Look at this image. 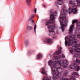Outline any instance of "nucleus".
I'll return each instance as SVG.
<instances>
[{
    "mask_svg": "<svg viewBox=\"0 0 80 80\" xmlns=\"http://www.w3.org/2000/svg\"><path fill=\"white\" fill-rule=\"evenodd\" d=\"M53 66V67H52V73L53 75H56L57 77H59V73H58L57 74H56V72H55V66H56L57 64H59L60 65V60L59 61H55L54 62Z\"/></svg>",
    "mask_w": 80,
    "mask_h": 80,
    "instance_id": "obj_2",
    "label": "nucleus"
},
{
    "mask_svg": "<svg viewBox=\"0 0 80 80\" xmlns=\"http://www.w3.org/2000/svg\"><path fill=\"white\" fill-rule=\"evenodd\" d=\"M62 48L60 47V49L62 50Z\"/></svg>",
    "mask_w": 80,
    "mask_h": 80,
    "instance_id": "obj_50",
    "label": "nucleus"
},
{
    "mask_svg": "<svg viewBox=\"0 0 80 80\" xmlns=\"http://www.w3.org/2000/svg\"><path fill=\"white\" fill-rule=\"evenodd\" d=\"M72 39H70L69 40V41H68V43H71V42H72Z\"/></svg>",
    "mask_w": 80,
    "mask_h": 80,
    "instance_id": "obj_38",
    "label": "nucleus"
},
{
    "mask_svg": "<svg viewBox=\"0 0 80 80\" xmlns=\"http://www.w3.org/2000/svg\"><path fill=\"white\" fill-rule=\"evenodd\" d=\"M69 38L71 39H72V42L74 40H76V39H75V35H72L70 36L69 37Z\"/></svg>",
    "mask_w": 80,
    "mask_h": 80,
    "instance_id": "obj_15",
    "label": "nucleus"
},
{
    "mask_svg": "<svg viewBox=\"0 0 80 80\" xmlns=\"http://www.w3.org/2000/svg\"><path fill=\"white\" fill-rule=\"evenodd\" d=\"M44 80H50V79L48 78L47 77H45L43 78Z\"/></svg>",
    "mask_w": 80,
    "mask_h": 80,
    "instance_id": "obj_32",
    "label": "nucleus"
},
{
    "mask_svg": "<svg viewBox=\"0 0 80 80\" xmlns=\"http://www.w3.org/2000/svg\"><path fill=\"white\" fill-rule=\"evenodd\" d=\"M70 52L71 53H72V52H73V49H72L70 51Z\"/></svg>",
    "mask_w": 80,
    "mask_h": 80,
    "instance_id": "obj_41",
    "label": "nucleus"
},
{
    "mask_svg": "<svg viewBox=\"0 0 80 80\" xmlns=\"http://www.w3.org/2000/svg\"><path fill=\"white\" fill-rule=\"evenodd\" d=\"M48 29H49V32L50 33V34L49 35H52L53 33H54V29L55 28L54 26L52 25H49L48 26Z\"/></svg>",
    "mask_w": 80,
    "mask_h": 80,
    "instance_id": "obj_3",
    "label": "nucleus"
},
{
    "mask_svg": "<svg viewBox=\"0 0 80 80\" xmlns=\"http://www.w3.org/2000/svg\"><path fill=\"white\" fill-rule=\"evenodd\" d=\"M79 56L80 57V54H79Z\"/></svg>",
    "mask_w": 80,
    "mask_h": 80,
    "instance_id": "obj_53",
    "label": "nucleus"
},
{
    "mask_svg": "<svg viewBox=\"0 0 80 80\" xmlns=\"http://www.w3.org/2000/svg\"><path fill=\"white\" fill-rule=\"evenodd\" d=\"M78 22V20H73L72 21V23L74 24V23H77Z\"/></svg>",
    "mask_w": 80,
    "mask_h": 80,
    "instance_id": "obj_27",
    "label": "nucleus"
},
{
    "mask_svg": "<svg viewBox=\"0 0 80 80\" xmlns=\"http://www.w3.org/2000/svg\"><path fill=\"white\" fill-rule=\"evenodd\" d=\"M53 79H56L57 78V77H53Z\"/></svg>",
    "mask_w": 80,
    "mask_h": 80,
    "instance_id": "obj_47",
    "label": "nucleus"
},
{
    "mask_svg": "<svg viewBox=\"0 0 80 80\" xmlns=\"http://www.w3.org/2000/svg\"><path fill=\"white\" fill-rule=\"evenodd\" d=\"M76 52L77 53H80V48H78L76 50Z\"/></svg>",
    "mask_w": 80,
    "mask_h": 80,
    "instance_id": "obj_28",
    "label": "nucleus"
},
{
    "mask_svg": "<svg viewBox=\"0 0 80 80\" xmlns=\"http://www.w3.org/2000/svg\"><path fill=\"white\" fill-rule=\"evenodd\" d=\"M72 31H73V29H72L71 28H70L69 29V32L70 33L72 32Z\"/></svg>",
    "mask_w": 80,
    "mask_h": 80,
    "instance_id": "obj_34",
    "label": "nucleus"
},
{
    "mask_svg": "<svg viewBox=\"0 0 80 80\" xmlns=\"http://www.w3.org/2000/svg\"><path fill=\"white\" fill-rule=\"evenodd\" d=\"M57 72H58V73L59 72L58 71H57Z\"/></svg>",
    "mask_w": 80,
    "mask_h": 80,
    "instance_id": "obj_55",
    "label": "nucleus"
},
{
    "mask_svg": "<svg viewBox=\"0 0 80 80\" xmlns=\"http://www.w3.org/2000/svg\"><path fill=\"white\" fill-rule=\"evenodd\" d=\"M60 17V25H61V28L62 30V32H64L65 30V27H66V25L64 24L63 23H66L67 22V19L66 18V15L65 14H62L61 15Z\"/></svg>",
    "mask_w": 80,
    "mask_h": 80,
    "instance_id": "obj_1",
    "label": "nucleus"
},
{
    "mask_svg": "<svg viewBox=\"0 0 80 80\" xmlns=\"http://www.w3.org/2000/svg\"><path fill=\"white\" fill-rule=\"evenodd\" d=\"M26 2H27V5L29 7H30V3H31V0H26Z\"/></svg>",
    "mask_w": 80,
    "mask_h": 80,
    "instance_id": "obj_18",
    "label": "nucleus"
},
{
    "mask_svg": "<svg viewBox=\"0 0 80 80\" xmlns=\"http://www.w3.org/2000/svg\"><path fill=\"white\" fill-rule=\"evenodd\" d=\"M43 7H45V6H43Z\"/></svg>",
    "mask_w": 80,
    "mask_h": 80,
    "instance_id": "obj_54",
    "label": "nucleus"
},
{
    "mask_svg": "<svg viewBox=\"0 0 80 80\" xmlns=\"http://www.w3.org/2000/svg\"><path fill=\"white\" fill-rule=\"evenodd\" d=\"M54 16H56V15H54L53 14H51L50 16V20L52 22L55 19Z\"/></svg>",
    "mask_w": 80,
    "mask_h": 80,
    "instance_id": "obj_9",
    "label": "nucleus"
},
{
    "mask_svg": "<svg viewBox=\"0 0 80 80\" xmlns=\"http://www.w3.org/2000/svg\"><path fill=\"white\" fill-rule=\"evenodd\" d=\"M52 63H53V61H52V60H50L48 62V64L50 66H51V65H52V64H51Z\"/></svg>",
    "mask_w": 80,
    "mask_h": 80,
    "instance_id": "obj_25",
    "label": "nucleus"
},
{
    "mask_svg": "<svg viewBox=\"0 0 80 80\" xmlns=\"http://www.w3.org/2000/svg\"><path fill=\"white\" fill-rule=\"evenodd\" d=\"M68 71H65V72L64 73L63 76H66V75L68 74Z\"/></svg>",
    "mask_w": 80,
    "mask_h": 80,
    "instance_id": "obj_24",
    "label": "nucleus"
},
{
    "mask_svg": "<svg viewBox=\"0 0 80 80\" xmlns=\"http://www.w3.org/2000/svg\"><path fill=\"white\" fill-rule=\"evenodd\" d=\"M62 57H63V58H65V55L64 54H62Z\"/></svg>",
    "mask_w": 80,
    "mask_h": 80,
    "instance_id": "obj_42",
    "label": "nucleus"
},
{
    "mask_svg": "<svg viewBox=\"0 0 80 80\" xmlns=\"http://www.w3.org/2000/svg\"><path fill=\"white\" fill-rule=\"evenodd\" d=\"M61 62H62V67L63 68H67L68 65V62L67 60H64L63 61H61Z\"/></svg>",
    "mask_w": 80,
    "mask_h": 80,
    "instance_id": "obj_4",
    "label": "nucleus"
},
{
    "mask_svg": "<svg viewBox=\"0 0 80 80\" xmlns=\"http://www.w3.org/2000/svg\"><path fill=\"white\" fill-rule=\"evenodd\" d=\"M68 42L67 41V38L65 37V45H66V47L67 46V45H68Z\"/></svg>",
    "mask_w": 80,
    "mask_h": 80,
    "instance_id": "obj_22",
    "label": "nucleus"
},
{
    "mask_svg": "<svg viewBox=\"0 0 80 80\" xmlns=\"http://www.w3.org/2000/svg\"><path fill=\"white\" fill-rule=\"evenodd\" d=\"M36 28H37V26H36V25H35L34 27L35 32H36Z\"/></svg>",
    "mask_w": 80,
    "mask_h": 80,
    "instance_id": "obj_35",
    "label": "nucleus"
},
{
    "mask_svg": "<svg viewBox=\"0 0 80 80\" xmlns=\"http://www.w3.org/2000/svg\"><path fill=\"white\" fill-rule=\"evenodd\" d=\"M59 22L60 23V16H59Z\"/></svg>",
    "mask_w": 80,
    "mask_h": 80,
    "instance_id": "obj_46",
    "label": "nucleus"
},
{
    "mask_svg": "<svg viewBox=\"0 0 80 80\" xmlns=\"http://www.w3.org/2000/svg\"><path fill=\"white\" fill-rule=\"evenodd\" d=\"M24 43H25V45H28V40L25 41Z\"/></svg>",
    "mask_w": 80,
    "mask_h": 80,
    "instance_id": "obj_31",
    "label": "nucleus"
},
{
    "mask_svg": "<svg viewBox=\"0 0 80 80\" xmlns=\"http://www.w3.org/2000/svg\"><path fill=\"white\" fill-rule=\"evenodd\" d=\"M74 63L77 65H80V60L78 59H76V60L74 61Z\"/></svg>",
    "mask_w": 80,
    "mask_h": 80,
    "instance_id": "obj_10",
    "label": "nucleus"
},
{
    "mask_svg": "<svg viewBox=\"0 0 80 80\" xmlns=\"http://www.w3.org/2000/svg\"><path fill=\"white\" fill-rule=\"evenodd\" d=\"M72 75L73 76L75 77H79V75L78 73V72H73L72 73Z\"/></svg>",
    "mask_w": 80,
    "mask_h": 80,
    "instance_id": "obj_12",
    "label": "nucleus"
},
{
    "mask_svg": "<svg viewBox=\"0 0 80 80\" xmlns=\"http://www.w3.org/2000/svg\"><path fill=\"white\" fill-rule=\"evenodd\" d=\"M69 13H72L71 12H69Z\"/></svg>",
    "mask_w": 80,
    "mask_h": 80,
    "instance_id": "obj_51",
    "label": "nucleus"
},
{
    "mask_svg": "<svg viewBox=\"0 0 80 80\" xmlns=\"http://www.w3.org/2000/svg\"><path fill=\"white\" fill-rule=\"evenodd\" d=\"M77 8L75 6H74L72 7V12L74 14L77 13Z\"/></svg>",
    "mask_w": 80,
    "mask_h": 80,
    "instance_id": "obj_6",
    "label": "nucleus"
},
{
    "mask_svg": "<svg viewBox=\"0 0 80 80\" xmlns=\"http://www.w3.org/2000/svg\"><path fill=\"white\" fill-rule=\"evenodd\" d=\"M72 3H73V2H72V1H70L69 2V4L70 5L71 4H72Z\"/></svg>",
    "mask_w": 80,
    "mask_h": 80,
    "instance_id": "obj_44",
    "label": "nucleus"
},
{
    "mask_svg": "<svg viewBox=\"0 0 80 80\" xmlns=\"http://www.w3.org/2000/svg\"><path fill=\"white\" fill-rule=\"evenodd\" d=\"M60 54V49H59L58 51L55 52L54 53L53 57H55V55H57Z\"/></svg>",
    "mask_w": 80,
    "mask_h": 80,
    "instance_id": "obj_13",
    "label": "nucleus"
},
{
    "mask_svg": "<svg viewBox=\"0 0 80 80\" xmlns=\"http://www.w3.org/2000/svg\"><path fill=\"white\" fill-rule=\"evenodd\" d=\"M34 16H35V15H31L30 18L29 19V20H28V22H29V21H30V20L32 19V18H33V17H34Z\"/></svg>",
    "mask_w": 80,
    "mask_h": 80,
    "instance_id": "obj_30",
    "label": "nucleus"
},
{
    "mask_svg": "<svg viewBox=\"0 0 80 80\" xmlns=\"http://www.w3.org/2000/svg\"><path fill=\"white\" fill-rule=\"evenodd\" d=\"M31 21H32V22H33V20H31Z\"/></svg>",
    "mask_w": 80,
    "mask_h": 80,
    "instance_id": "obj_52",
    "label": "nucleus"
},
{
    "mask_svg": "<svg viewBox=\"0 0 80 80\" xmlns=\"http://www.w3.org/2000/svg\"><path fill=\"white\" fill-rule=\"evenodd\" d=\"M34 52H35V51L32 50H30L29 51L28 54L29 55H32V53H34Z\"/></svg>",
    "mask_w": 80,
    "mask_h": 80,
    "instance_id": "obj_20",
    "label": "nucleus"
},
{
    "mask_svg": "<svg viewBox=\"0 0 80 80\" xmlns=\"http://www.w3.org/2000/svg\"><path fill=\"white\" fill-rule=\"evenodd\" d=\"M61 50H60V53H61Z\"/></svg>",
    "mask_w": 80,
    "mask_h": 80,
    "instance_id": "obj_56",
    "label": "nucleus"
},
{
    "mask_svg": "<svg viewBox=\"0 0 80 80\" xmlns=\"http://www.w3.org/2000/svg\"><path fill=\"white\" fill-rule=\"evenodd\" d=\"M47 42L48 43H52V41H51V39L49 38L48 39Z\"/></svg>",
    "mask_w": 80,
    "mask_h": 80,
    "instance_id": "obj_26",
    "label": "nucleus"
},
{
    "mask_svg": "<svg viewBox=\"0 0 80 80\" xmlns=\"http://www.w3.org/2000/svg\"><path fill=\"white\" fill-rule=\"evenodd\" d=\"M33 22H34V21H33Z\"/></svg>",
    "mask_w": 80,
    "mask_h": 80,
    "instance_id": "obj_58",
    "label": "nucleus"
},
{
    "mask_svg": "<svg viewBox=\"0 0 80 80\" xmlns=\"http://www.w3.org/2000/svg\"><path fill=\"white\" fill-rule=\"evenodd\" d=\"M76 65L75 63L72 64L70 66V67L71 69H74L75 68Z\"/></svg>",
    "mask_w": 80,
    "mask_h": 80,
    "instance_id": "obj_11",
    "label": "nucleus"
},
{
    "mask_svg": "<svg viewBox=\"0 0 80 80\" xmlns=\"http://www.w3.org/2000/svg\"><path fill=\"white\" fill-rule=\"evenodd\" d=\"M34 12H35V13H36L37 12V9H36V8H35Z\"/></svg>",
    "mask_w": 80,
    "mask_h": 80,
    "instance_id": "obj_43",
    "label": "nucleus"
},
{
    "mask_svg": "<svg viewBox=\"0 0 80 80\" xmlns=\"http://www.w3.org/2000/svg\"><path fill=\"white\" fill-rule=\"evenodd\" d=\"M74 26V25H72L70 26V28H71L72 29H73V26Z\"/></svg>",
    "mask_w": 80,
    "mask_h": 80,
    "instance_id": "obj_37",
    "label": "nucleus"
},
{
    "mask_svg": "<svg viewBox=\"0 0 80 80\" xmlns=\"http://www.w3.org/2000/svg\"><path fill=\"white\" fill-rule=\"evenodd\" d=\"M54 58L55 59V60H58V59L60 58V56H56V55H55V57H54Z\"/></svg>",
    "mask_w": 80,
    "mask_h": 80,
    "instance_id": "obj_19",
    "label": "nucleus"
},
{
    "mask_svg": "<svg viewBox=\"0 0 80 80\" xmlns=\"http://www.w3.org/2000/svg\"><path fill=\"white\" fill-rule=\"evenodd\" d=\"M72 9H73V8H69V10H71L72 12Z\"/></svg>",
    "mask_w": 80,
    "mask_h": 80,
    "instance_id": "obj_39",
    "label": "nucleus"
},
{
    "mask_svg": "<svg viewBox=\"0 0 80 80\" xmlns=\"http://www.w3.org/2000/svg\"><path fill=\"white\" fill-rule=\"evenodd\" d=\"M63 0H60V2H61V3L62 4H60V5H62V4H63V1H63Z\"/></svg>",
    "mask_w": 80,
    "mask_h": 80,
    "instance_id": "obj_36",
    "label": "nucleus"
},
{
    "mask_svg": "<svg viewBox=\"0 0 80 80\" xmlns=\"http://www.w3.org/2000/svg\"><path fill=\"white\" fill-rule=\"evenodd\" d=\"M51 21L50 20L46 21L45 25L47 26V25H50V24H52L53 23V21H52V22H51Z\"/></svg>",
    "mask_w": 80,
    "mask_h": 80,
    "instance_id": "obj_8",
    "label": "nucleus"
},
{
    "mask_svg": "<svg viewBox=\"0 0 80 80\" xmlns=\"http://www.w3.org/2000/svg\"><path fill=\"white\" fill-rule=\"evenodd\" d=\"M41 73L42 74H43V75H47V73H46V72H45V68L42 69Z\"/></svg>",
    "mask_w": 80,
    "mask_h": 80,
    "instance_id": "obj_16",
    "label": "nucleus"
},
{
    "mask_svg": "<svg viewBox=\"0 0 80 80\" xmlns=\"http://www.w3.org/2000/svg\"><path fill=\"white\" fill-rule=\"evenodd\" d=\"M37 59L40 60V58L42 57V55L40 54H38L37 56Z\"/></svg>",
    "mask_w": 80,
    "mask_h": 80,
    "instance_id": "obj_17",
    "label": "nucleus"
},
{
    "mask_svg": "<svg viewBox=\"0 0 80 80\" xmlns=\"http://www.w3.org/2000/svg\"><path fill=\"white\" fill-rule=\"evenodd\" d=\"M52 38H53V39H57V37L56 36H53L52 37Z\"/></svg>",
    "mask_w": 80,
    "mask_h": 80,
    "instance_id": "obj_33",
    "label": "nucleus"
},
{
    "mask_svg": "<svg viewBox=\"0 0 80 80\" xmlns=\"http://www.w3.org/2000/svg\"><path fill=\"white\" fill-rule=\"evenodd\" d=\"M50 14H53V15H54V14H56V15H57V12H55L53 13V12L52 11V10H51L50 11Z\"/></svg>",
    "mask_w": 80,
    "mask_h": 80,
    "instance_id": "obj_21",
    "label": "nucleus"
},
{
    "mask_svg": "<svg viewBox=\"0 0 80 80\" xmlns=\"http://www.w3.org/2000/svg\"><path fill=\"white\" fill-rule=\"evenodd\" d=\"M77 37L78 38H80V35L79 34L77 35Z\"/></svg>",
    "mask_w": 80,
    "mask_h": 80,
    "instance_id": "obj_45",
    "label": "nucleus"
},
{
    "mask_svg": "<svg viewBox=\"0 0 80 80\" xmlns=\"http://www.w3.org/2000/svg\"><path fill=\"white\" fill-rule=\"evenodd\" d=\"M9 45L10 46V43L9 44Z\"/></svg>",
    "mask_w": 80,
    "mask_h": 80,
    "instance_id": "obj_57",
    "label": "nucleus"
},
{
    "mask_svg": "<svg viewBox=\"0 0 80 80\" xmlns=\"http://www.w3.org/2000/svg\"><path fill=\"white\" fill-rule=\"evenodd\" d=\"M28 75H30V74H29V72H28Z\"/></svg>",
    "mask_w": 80,
    "mask_h": 80,
    "instance_id": "obj_49",
    "label": "nucleus"
},
{
    "mask_svg": "<svg viewBox=\"0 0 80 80\" xmlns=\"http://www.w3.org/2000/svg\"><path fill=\"white\" fill-rule=\"evenodd\" d=\"M32 27L31 26H28L27 27L28 30H30L32 28Z\"/></svg>",
    "mask_w": 80,
    "mask_h": 80,
    "instance_id": "obj_29",
    "label": "nucleus"
},
{
    "mask_svg": "<svg viewBox=\"0 0 80 80\" xmlns=\"http://www.w3.org/2000/svg\"><path fill=\"white\" fill-rule=\"evenodd\" d=\"M55 5L56 6L58 7V5H60V0H57V1L55 2Z\"/></svg>",
    "mask_w": 80,
    "mask_h": 80,
    "instance_id": "obj_14",
    "label": "nucleus"
},
{
    "mask_svg": "<svg viewBox=\"0 0 80 80\" xmlns=\"http://www.w3.org/2000/svg\"><path fill=\"white\" fill-rule=\"evenodd\" d=\"M60 68V67H58L57 68V69H58V68Z\"/></svg>",
    "mask_w": 80,
    "mask_h": 80,
    "instance_id": "obj_48",
    "label": "nucleus"
},
{
    "mask_svg": "<svg viewBox=\"0 0 80 80\" xmlns=\"http://www.w3.org/2000/svg\"><path fill=\"white\" fill-rule=\"evenodd\" d=\"M60 80H75V78L73 76H72L70 79L67 78H62V79H61Z\"/></svg>",
    "mask_w": 80,
    "mask_h": 80,
    "instance_id": "obj_7",
    "label": "nucleus"
},
{
    "mask_svg": "<svg viewBox=\"0 0 80 80\" xmlns=\"http://www.w3.org/2000/svg\"><path fill=\"white\" fill-rule=\"evenodd\" d=\"M75 68L77 69V71H78L80 70V66H77L76 65V67Z\"/></svg>",
    "mask_w": 80,
    "mask_h": 80,
    "instance_id": "obj_23",
    "label": "nucleus"
},
{
    "mask_svg": "<svg viewBox=\"0 0 80 80\" xmlns=\"http://www.w3.org/2000/svg\"><path fill=\"white\" fill-rule=\"evenodd\" d=\"M77 43V41L74 40L72 43V47H75V48H78V47H80V44L76 45Z\"/></svg>",
    "mask_w": 80,
    "mask_h": 80,
    "instance_id": "obj_5",
    "label": "nucleus"
},
{
    "mask_svg": "<svg viewBox=\"0 0 80 80\" xmlns=\"http://www.w3.org/2000/svg\"><path fill=\"white\" fill-rule=\"evenodd\" d=\"M68 47L70 46V45H71V43H70V42H68Z\"/></svg>",
    "mask_w": 80,
    "mask_h": 80,
    "instance_id": "obj_40",
    "label": "nucleus"
}]
</instances>
